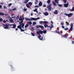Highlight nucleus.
Segmentation results:
<instances>
[{
  "label": "nucleus",
  "mask_w": 74,
  "mask_h": 74,
  "mask_svg": "<svg viewBox=\"0 0 74 74\" xmlns=\"http://www.w3.org/2000/svg\"><path fill=\"white\" fill-rule=\"evenodd\" d=\"M43 33H44V34H45L46 33H47V31L44 30L42 31V30H40V31H38L36 32L37 34H38L39 35L38 36V38L39 40H43V36H42L41 38V35L40 34H42Z\"/></svg>",
  "instance_id": "nucleus-1"
},
{
  "label": "nucleus",
  "mask_w": 74,
  "mask_h": 74,
  "mask_svg": "<svg viewBox=\"0 0 74 74\" xmlns=\"http://www.w3.org/2000/svg\"><path fill=\"white\" fill-rule=\"evenodd\" d=\"M3 27L4 29H9L8 27L9 26V25L8 24H6L5 25L3 24Z\"/></svg>",
  "instance_id": "nucleus-2"
},
{
  "label": "nucleus",
  "mask_w": 74,
  "mask_h": 74,
  "mask_svg": "<svg viewBox=\"0 0 74 74\" xmlns=\"http://www.w3.org/2000/svg\"><path fill=\"white\" fill-rule=\"evenodd\" d=\"M64 15H66V16H68V17H71L72 15H73V13H69V14H67L66 13H65Z\"/></svg>",
  "instance_id": "nucleus-3"
},
{
  "label": "nucleus",
  "mask_w": 74,
  "mask_h": 74,
  "mask_svg": "<svg viewBox=\"0 0 74 74\" xmlns=\"http://www.w3.org/2000/svg\"><path fill=\"white\" fill-rule=\"evenodd\" d=\"M70 26H71V28L69 30V31H72L73 30V23H71L70 24Z\"/></svg>",
  "instance_id": "nucleus-4"
},
{
  "label": "nucleus",
  "mask_w": 74,
  "mask_h": 74,
  "mask_svg": "<svg viewBox=\"0 0 74 74\" xmlns=\"http://www.w3.org/2000/svg\"><path fill=\"white\" fill-rule=\"evenodd\" d=\"M20 25L22 27L23 29H24V26H25V24L23 23H19Z\"/></svg>",
  "instance_id": "nucleus-5"
},
{
  "label": "nucleus",
  "mask_w": 74,
  "mask_h": 74,
  "mask_svg": "<svg viewBox=\"0 0 74 74\" xmlns=\"http://www.w3.org/2000/svg\"><path fill=\"white\" fill-rule=\"evenodd\" d=\"M49 8H48V10L49 11H51L52 9L51 8V4H49Z\"/></svg>",
  "instance_id": "nucleus-6"
},
{
  "label": "nucleus",
  "mask_w": 74,
  "mask_h": 74,
  "mask_svg": "<svg viewBox=\"0 0 74 74\" xmlns=\"http://www.w3.org/2000/svg\"><path fill=\"white\" fill-rule=\"evenodd\" d=\"M31 19H32V21H36L38 20V19H40V17H38L37 18H32Z\"/></svg>",
  "instance_id": "nucleus-7"
},
{
  "label": "nucleus",
  "mask_w": 74,
  "mask_h": 74,
  "mask_svg": "<svg viewBox=\"0 0 74 74\" xmlns=\"http://www.w3.org/2000/svg\"><path fill=\"white\" fill-rule=\"evenodd\" d=\"M32 18H31L30 19L29 18H25V19L26 21H33Z\"/></svg>",
  "instance_id": "nucleus-8"
},
{
  "label": "nucleus",
  "mask_w": 74,
  "mask_h": 74,
  "mask_svg": "<svg viewBox=\"0 0 74 74\" xmlns=\"http://www.w3.org/2000/svg\"><path fill=\"white\" fill-rule=\"evenodd\" d=\"M64 6L65 7H66V8L68 7V6H69V3H67H67L64 4Z\"/></svg>",
  "instance_id": "nucleus-9"
},
{
  "label": "nucleus",
  "mask_w": 74,
  "mask_h": 74,
  "mask_svg": "<svg viewBox=\"0 0 74 74\" xmlns=\"http://www.w3.org/2000/svg\"><path fill=\"white\" fill-rule=\"evenodd\" d=\"M39 6L40 7H41V6H42V2L41 1H40L39 3Z\"/></svg>",
  "instance_id": "nucleus-10"
},
{
  "label": "nucleus",
  "mask_w": 74,
  "mask_h": 74,
  "mask_svg": "<svg viewBox=\"0 0 74 74\" xmlns=\"http://www.w3.org/2000/svg\"><path fill=\"white\" fill-rule=\"evenodd\" d=\"M53 13L54 14H58V10H56Z\"/></svg>",
  "instance_id": "nucleus-11"
},
{
  "label": "nucleus",
  "mask_w": 74,
  "mask_h": 74,
  "mask_svg": "<svg viewBox=\"0 0 74 74\" xmlns=\"http://www.w3.org/2000/svg\"><path fill=\"white\" fill-rule=\"evenodd\" d=\"M43 14L46 16H47V15H48L49 14L48 12H45L43 13Z\"/></svg>",
  "instance_id": "nucleus-12"
},
{
  "label": "nucleus",
  "mask_w": 74,
  "mask_h": 74,
  "mask_svg": "<svg viewBox=\"0 0 74 74\" xmlns=\"http://www.w3.org/2000/svg\"><path fill=\"white\" fill-rule=\"evenodd\" d=\"M29 1V0H25L24 1V2H23V3H25V4H27V3Z\"/></svg>",
  "instance_id": "nucleus-13"
},
{
  "label": "nucleus",
  "mask_w": 74,
  "mask_h": 74,
  "mask_svg": "<svg viewBox=\"0 0 74 74\" xmlns=\"http://www.w3.org/2000/svg\"><path fill=\"white\" fill-rule=\"evenodd\" d=\"M54 1L56 3H57V4H59V0H54Z\"/></svg>",
  "instance_id": "nucleus-14"
},
{
  "label": "nucleus",
  "mask_w": 74,
  "mask_h": 74,
  "mask_svg": "<svg viewBox=\"0 0 74 74\" xmlns=\"http://www.w3.org/2000/svg\"><path fill=\"white\" fill-rule=\"evenodd\" d=\"M52 3H53V5H54V6H56V5H57L56 4V3H55V2H54V1H53L52 2Z\"/></svg>",
  "instance_id": "nucleus-15"
},
{
  "label": "nucleus",
  "mask_w": 74,
  "mask_h": 74,
  "mask_svg": "<svg viewBox=\"0 0 74 74\" xmlns=\"http://www.w3.org/2000/svg\"><path fill=\"white\" fill-rule=\"evenodd\" d=\"M29 27V24H26V25H25V28H27V27Z\"/></svg>",
  "instance_id": "nucleus-16"
},
{
  "label": "nucleus",
  "mask_w": 74,
  "mask_h": 74,
  "mask_svg": "<svg viewBox=\"0 0 74 74\" xmlns=\"http://www.w3.org/2000/svg\"><path fill=\"white\" fill-rule=\"evenodd\" d=\"M69 11H74V7H73L72 9L69 10Z\"/></svg>",
  "instance_id": "nucleus-17"
},
{
  "label": "nucleus",
  "mask_w": 74,
  "mask_h": 74,
  "mask_svg": "<svg viewBox=\"0 0 74 74\" xmlns=\"http://www.w3.org/2000/svg\"><path fill=\"white\" fill-rule=\"evenodd\" d=\"M63 38H67V35L65 34L63 36Z\"/></svg>",
  "instance_id": "nucleus-18"
},
{
  "label": "nucleus",
  "mask_w": 74,
  "mask_h": 74,
  "mask_svg": "<svg viewBox=\"0 0 74 74\" xmlns=\"http://www.w3.org/2000/svg\"><path fill=\"white\" fill-rule=\"evenodd\" d=\"M16 27V25L15 24H14L13 25V27H12L13 29H15V27Z\"/></svg>",
  "instance_id": "nucleus-19"
},
{
  "label": "nucleus",
  "mask_w": 74,
  "mask_h": 74,
  "mask_svg": "<svg viewBox=\"0 0 74 74\" xmlns=\"http://www.w3.org/2000/svg\"><path fill=\"white\" fill-rule=\"evenodd\" d=\"M17 28H18V29H21L22 28V27H21V25H18L17 27Z\"/></svg>",
  "instance_id": "nucleus-20"
},
{
  "label": "nucleus",
  "mask_w": 74,
  "mask_h": 74,
  "mask_svg": "<svg viewBox=\"0 0 74 74\" xmlns=\"http://www.w3.org/2000/svg\"><path fill=\"white\" fill-rule=\"evenodd\" d=\"M44 26L45 28H47V27H49V26L47 24L44 25Z\"/></svg>",
  "instance_id": "nucleus-21"
},
{
  "label": "nucleus",
  "mask_w": 74,
  "mask_h": 74,
  "mask_svg": "<svg viewBox=\"0 0 74 74\" xmlns=\"http://www.w3.org/2000/svg\"><path fill=\"white\" fill-rule=\"evenodd\" d=\"M43 23L44 24H47L48 22V21H43Z\"/></svg>",
  "instance_id": "nucleus-22"
},
{
  "label": "nucleus",
  "mask_w": 74,
  "mask_h": 74,
  "mask_svg": "<svg viewBox=\"0 0 74 74\" xmlns=\"http://www.w3.org/2000/svg\"><path fill=\"white\" fill-rule=\"evenodd\" d=\"M47 2L48 4H50L51 3V0H48Z\"/></svg>",
  "instance_id": "nucleus-23"
},
{
  "label": "nucleus",
  "mask_w": 74,
  "mask_h": 74,
  "mask_svg": "<svg viewBox=\"0 0 74 74\" xmlns=\"http://www.w3.org/2000/svg\"><path fill=\"white\" fill-rule=\"evenodd\" d=\"M56 33H58V34H60V32L56 30Z\"/></svg>",
  "instance_id": "nucleus-24"
},
{
  "label": "nucleus",
  "mask_w": 74,
  "mask_h": 74,
  "mask_svg": "<svg viewBox=\"0 0 74 74\" xmlns=\"http://www.w3.org/2000/svg\"><path fill=\"white\" fill-rule=\"evenodd\" d=\"M28 23L29 25H32V23L31 21H29Z\"/></svg>",
  "instance_id": "nucleus-25"
},
{
  "label": "nucleus",
  "mask_w": 74,
  "mask_h": 74,
  "mask_svg": "<svg viewBox=\"0 0 74 74\" xmlns=\"http://www.w3.org/2000/svg\"><path fill=\"white\" fill-rule=\"evenodd\" d=\"M37 2H38V1L37 0H36L35 1V4H37Z\"/></svg>",
  "instance_id": "nucleus-26"
},
{
  "label": "nucleus",
  "mask_w": 74,
  "mask_h": 74,
  "mask_svg": "<svg viewBox=\"0 0 74 74\" xmlns=\"http://www.w3.org/2000/svg\"><path fill=\"white\" fill-rule=\"evenodd\" d=\"M40 28H41V29H44V27L42 25H40Z\"/></svg>",
  "instance_id": "nucleus-27"
},
{
  "label": "nucleus",
  "mask_w": 74,
  "mask_h": 74,
  "mask_svg": "<svg viewBox=\"0 0 74 74\" xmlns=\"http://www.w3.org/2000/svg\"><path fill=\"white\" fill-rule=\"evenodd\" d=\"M60 7H62V5L61 4H57Z\"/></svg>",
  "instance_id": "nucleus-28"
},
{
  "label": "nucleus",
  "mask_w": 74,
  "mask_h": 74,
  "mask_svg": "<svg viewBox=\"0 0 74 74\" xmlns=\"http://www.w3.org/2000/svg\"><path fill=\"white\" fill-rule=\"evenodd\" d=\"M40 25H37L36 26V28H40Z\"/></svg>",
  "instance_id": "nucleus-29"
},
{
  "label": "nucleus",
  "mask_w": 74,
  "mask_h": 74,
  "mask_svg": "<svg viewBox=\"0 0 74 74\" xmlns=\"http://www.w3.org/2000/svg\"><path fill=\"white\" fill-rule=\"evenodd\" d=\"M26 5L27 8H30V6H29V4H27Z\"/></svg>",
  "instance_id": "nucleus-30"
},
{
  "label": "nucleus",
  "mask_w": 74,
  "mask_h": 74,
  "mask_svg": "<svg viewBox=\"0 0 74 74\" xmlns=\"http://www.w3.org/2000/svg\"><path fill=\"white\" fill-rule=\"evenodd\" d=\"M28 4L30 5H32V3L31 2H29L28 3Z\"/></svg>",
  "instance_id": "nucleus-31"
},
{
  "label": "nucleus",
  "mask_w": 74,
  "mask_h": 74,
  "mask_svg": "<svg viewBox=\"0 0 74 74\" xmlns=\"http://www.w3.org/2000/svg\"><path fill=\"white\" fill-rule=\"evenodd\" d=\"M18 22H19V23H23V20H21V21L20 22H19V21H18Z\"/></svg>",
  "instance_id": "nucleus-32"
},
{
  "label": "nucleus",
  "mask_w": 74,
  "mask_h": 74,
  "mask_svg": "<svg viewBox=\"0 0 74 74\" xmlns=\"http://www.w3.org/2000/svg\"><path fill=\"white\" fill-rule=\"evenodd\" d=\"M37 8H36L35 9V10H33V11H34V12H37Z\"/></svg>",
  "instance_id": "nucleus-33"
},
{
  "label": "nucleus",
  "mask_w": 74,
  "mask_h": 74,
  "mask_svg": "<svg viewBox=\"0 0 74 74\" xmlns=\"http://www.w3.org/2000/svg\"><path fill=\"white\" fill-rule=\"evenodd\" d=\"M31 34L32 36H35V34L33 33H31Z\"/></svg>",
  "instance_id": "nucleus-34"
},
{
  "label": "nucleus",
  "mask_w": 74,
  "mask_h": 74,
  "mask_svg": "<svg viewBox=\"0 0 74 74\" xmlns=\"http://www.w3.org/2000/svg\"><path fill=\"white\" fill-rule=\"evenodd\" d=\"M61 25H62V26H63V25H64V23L63 22H61Z\"/></svg>",
  "instance_id": "nucleus-35"
},
{
  "label": "nucleus",
  "mask_w": 74,
  "mask_h": 74,
  "mask_svg": "<svg viewBox=\"0 0 74 74\" xmlns=\"http://www.w3.org/2000/svg\"><path fill=\"white\" fill-rule=\"evenodd\" d=\"M21 32H24L25 31V30L23 29H22V28L20 29Z\"/></svg>",
  "instance_id": "nucleus-36"
},
{
  "label": "nucleus",
  "mask_w": 74,
  "mask_h": 74,
  "mask_svg": "<svg viewBox=\"0 0 74 74\" xmlns=\"http://www.w3.org/2000/svg\"><path fill=\"white\" fill-rule=\"evenodd\" d=\"M23 16V18H21V20L23 21L24 20V17L23 16Z\"/></svg>",
  "instance_id": "nucleus-37"
},
{
  "label": "nucleus",
  "mask_w": 74,
  "mask_h": 74,
  "mask_svg": "<svg viewBox=\"0 0 74 74\" xmlns=\"http://www.w3.org/2000/svg\"><path fill=\"white\" fill-rule=\"evenodd\" d=\"M63 1L65 3H67V0H63Z\"/></svg>",
  "instance_id": "nucleus-38"
},
{
  "label": "nucleus",
  "mask_w": 74,
  "mask_h": 74,
  "mask_svg": "<svg viewBox=\"0 0 74 74\" xmlns=\"http://www.w3.org/2000/svg\"><path fill=\"white\" fill-rule=\"evenodd\" d=\"M66 25H69V23H68V22H67V21L66 22Z\"/></svg>",
  "instance_id": "nucleus-39"
},
{
  "label": "nucleus",
  "mask_w": 74,
  "mask_h": 74,
  "mask_svg": "<svg viewBox=\"0 0 74 74\" xmlns=\"http://www.w3.org/2000/svg\"><path fill=\"white\" fill-rule=\"evenodd\" d=\"M4 14L2 12H0V15H4Z\"/></svg>",
  "instance_id": "nucleus-40"
},
{
  "label": "nucleus",
  "mask_w": 74,
  "mask_h": 74,
  "mask_svg": "<svg viewBox=\"0 0 74 74\" xmlns=\"http://www.w3.org/2000/svg\"><path fill=\"white\" fill-rule=\"evenodd\" d=\"M64 30H69V28L67 27H66V28H64Z\"/></svg>",
  "instance_id": "nucleus-41"
},
{
  "label": "nucleus",
  "mask_w": 74,
  "mask_h": 74,
  "mask_svg": "<svg viewBox=\"0 0 74 74\" xmlns=\"http://www.w3.org/2000/svg\"><path fill=\"white\" fill-rule=\"evenodd\" d=\"M39 23L40 24H42V23H43V21H39Z\"/></svg>",
  "instance_id": "nucleus-42"
},
{
  "label": "nucleus",
  "mask_w": 74,
  "mask_h": 74,
  "mask_svg": "<svg viewBox=\"0 0 74 74\" xmlns=\"http://www.w3.org/2000/svg\"><path fill=\"white\" fill-rule=\"evenodd\" d=\"M10 22H13V20L12 19H10Z\"/></svg>",
  "instance_id": "nucleus-43"
},
{
  "label": "nucleus",
  "mask_w": 74,
  "mask_h": 74,
  "mask_svg": "<svg viewBox=\"0 0 74 74\" xmlns=\"http://www.w3.org/2000/svg\"><path fill=\"white\" fill-rule=\"evenodd\" d=\"M12 5V3H10L8 4V5L9 6V7H10Z\"/></svg>",
  "instance_id": "nucleus-44"
},
{
  "label": "nucleus",
  "mask_w": 74,
  "mask_h": 74,
  "mask_svg": "<svg viewBox=\"0 0 74 74\" xmlns=\"http://www.w3.org/2000/svg\"><path fill=\"white\" fill-rule=\"evenodd\" d=\"M48 27H49V28H52V27H53V26H49Z\"/></svg>",
  "instance_id": "nucleus-45"
},
{
  "label": "nucleus",
  "mask_w": 74,
  "mask_h": 74,
  "mask_svg": "<svg viewBox=\"0 0 74 74\" xmlns=\"http://www.w3.org/2000/svg\"><path fill=\"white\" fill-rule=\"evenodd\" d=\"M3 21V19L2 18H1L0 19V22H2Z\"/></svg>",
  "instance_id": "nucleus-46"
},
{
  "label": "nucleus",
  "mask_w": 74,
  "mask_h": 74,
  "mask_svg": "<svg viewBox=\"0 0 74 74\" xmlns=\"http://www.w3.org/2000/svg\"><path fill=\"white\" fill-rule=\"evenodd\" d=\"M35 8H38V5H36L35 6Z\"/></svg>",
  "instance_id": "nucleus-47"
},
{
  "label": "nucleus",
  "mask_w": 74,
  "mask_h": 74,
  "mask_svg": "<svg viewBox=\"0 0 74 74\" xmlns=\"http://www.w3.org/2000/svg\"><path fill=\"white\" fill-rule=\"evenodd\" d=\"M43 7H46V5L44 4L43 5Z\"/></svg>",
  "instance_id": "nucleus-48"
},
{
  "label": "nucleus",
  "mask_w": 74,
  "mask_h": 74,
  "mask_svg": "<svg viewBox=\"0 0 74 74\" xmlns=\"http://www.w3.org/2000/svg\"><path fill=\"white\" fill-rule=\"evenodd\" d=\"M35 24H36V23L35 22H34L33 23V25H35Z\"/></svg>",
  "instance_id": "nucleus-49"
},
{
  "label": "nucleus",
  "mask_w": 74,
  "mask_h": 74,
  "mask_svg": "<svg viewBox=\"0 0 74 74\" xmlns=\"http://www.w3.org/2000/svg\"><path fill=\"white\" fill-rule=\"evenodd\" d=\"M24 10L25 11H27V9H26V8H24Z\"/></svg>",
  "instance_id": "nucleus-50"
},
{
  "label": "nucleus",
  "mask_w": 74,
  "mask_h": 74,
  "mask_svg": "<svg viewBox=\"0 0 74 74\" xmlns=\"http://www.w3.org/2000/svg\"><path fill=\"white\" fill-rule=\"evenodd\" d=\"M19 17V16L18 15L17 17H16V19H17Z\"/></svg>",
  "instance_id": "nucleus-51"
},
{
  "label": "nucleus",
  "mask_w": 74,
  "mask_h": 74,
  "mask_svg": "<svg viewBox=\"0 0 74 74\" xmlns=\"http://www.w3.org/2000/svg\"><path fill=\"white\" fill-rule=\"evenodd\" d=\"M72 44H74V41H72Z\"/></svg>",
  "instance_id": "nucleus-52"
},
{
  "label": "nucleus",
  "mask_w": 74,
  "mask_h": 74,
  "mask_svg": "<svg viewBox=\"0 0 74 74\" xmlns=\"http://www.w3.org/2000/svg\"><path fill=\"white\" fill-rule=\"evenodd\" d=\"M3 23H5V22H6V21H5L4 20L3 21Z\"/></svg>",
  "instance_id": "nucleus-53"
},
{
  "label": "nucleus",
  "mask_w": 74,
  "mask_h": 74,
  "mask_svg": "<svg viewBox=\"0 0 74 74\" xmlns=\"http://www.w3.org/2000/svg\"><path fill=\"white\" fill-rule=\"evenodd\" d=\"M33 13H31V16H32V15H33Z\"/></svg>",
  "instance_id": "nucleus-54"
},
{
  "label": "nucleus",
  "mask_w": 74,
  "mask_h": 74,
  "mask_svg": "<svg viewBox=\"0 0 74 74\" xmlns=\"http://www.w3.org/2000/svg\"><path fill=\"white\" fill-rule=\"evenodd\" d=\"M51 23L52 24H53V22L52 21H51Z\"/></svg>",
  "instance_id": "nucleus-55"
},
{
  "label": "nucleus",
  "mask_w": 74,
  "mask_h": 74,
  "mask_svg": "<svg viewBox=\"0 0 74 74\" xmlns=\"http://www.w3.org/2000/svg\"><path fill=\"white\" fill-rule=\"evenodd\" d=\"M16 10V8H14L13 9V11H14V10Z\"/></svg>",
  "instance_id": "nucleus-56"
},
{
  "label": "nucleus",
  "mask_w": 74,
  "mask_h": 74,
  "mask_svg": "<svg viewBox=\"0 0 74 74\" xmlns=\"http://www.w3.org/2000/svg\"><path fill=\"white\" fill-rule=\"evenodd\" d=\"M62 28H63V29H64V27L63 26H62Z\"/></svg>",
  "instance_id": "nucleus-57"
},
{
  "label": "nucleus",
  "mask_w": 74,
  "mask_h": 74,
  "mask_svg": "<svg viewBox=\"0 0 74 74\" xmlns=\"http://www.w3.org/2000/svg\"><path fill=\"white\" fill-rule=\"evenodd\" d=\"M19 21H22V19H21V18H19Z\"/></svg>",
  "instance_id": "nucleus-58"
},
{
  "label": "nucleus",
  "mask_w": 74,
  "mask_h": 74,
  "mask_svg": "<svg viewBox=\"0 0 74 74\" xmlns=\"http://www.w3.org/2000/svg\"><path fill=\"white\" fill-rule=\"evenodd\" d=\"M50 25L51 26H53V24H51Z\"/></svg>",
  "instance_id": "nucleus-59"
},
{
  "label": "nucleus",
  "mask_w": 74,
  "mask_h": 74,
  "mask_svg": "<svg viewBox=\"0 0 74 74\" xmlns=\"http://www.w3.org/2000/svg\"><path fill=\"white\" fill-rule=\"evenodd\" d=\"M11 15H12V16H14V14H12Z\"/></svg>",
  "instance_id": "nucleus-60"
},
{
  "label": "nucleus",
  "mask_w": 74,
  "mask_h": 74,
  "mask_svg": "<svg viewBox=\"0 0 74 74\" xmlns=\"http://www.w3.org/2000/svg\"><path fill=\"white\" fill-rule=\"evenodd\" d=\"M2 6H1V5H0V8H1V7H2Z\"/></svg>",
  "instance_id": "nucleus-61"
},
{
  "label": "nucleus",
  "mask_w": 74,
  "mask_h": 74,
  "mask_svg": "<svg viewBox=\"0 0 74 74\" xmlns=\"http://www.w3.org/2000/svg\"><path fill=\"white\" fill-rule=\"evenodd\" d=\"M15 16L12 17V18H15Z\"/></svg>",
  "instance_id": "nucleus-62"
},
{
  "label": "nucleus",
  "mask_w": 74,
  "mask_h": 74,
  "mask_svg": "<svg viewBox=\"0 0 74 74\" xmlns=\"http://www.w3.org/2000/svg\"><path fill=\"white\" fill-rule=\"evenodd\" d=\"M10 26H13L14 24H11L10 25Z\"/></svg>",
  "instance_id": "nucleus-63"
},
{
  "label": "nucleus",
  "mask_w": 74,
  "mask_h": 74,
  "mask_svg": "<svg viewBox=\"0 0 74 74\" xmlns=\"http://www.w3.org/2000/svg\"><path fill=\"white\" fill-rule=\"evenodd\" d=\"M18 28H16V31H17V30H18Z\"/></svg>",
  "instance_id": "nucleus-64"
}]
</instances>
